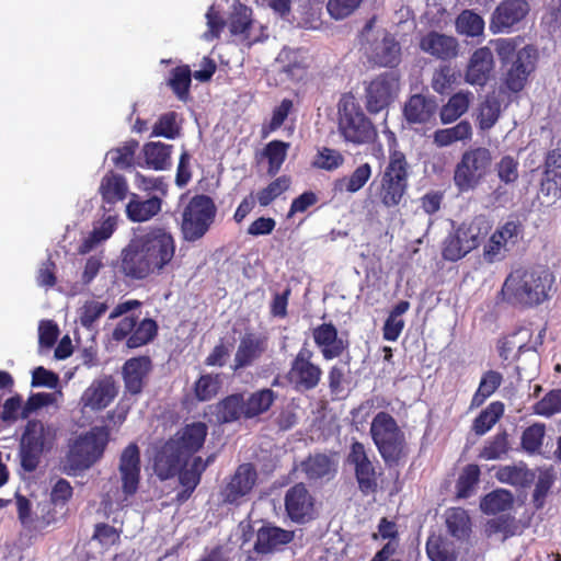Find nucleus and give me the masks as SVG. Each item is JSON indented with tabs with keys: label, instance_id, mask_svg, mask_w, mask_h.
Wrapping results in <instances>:
<instances>
[{
	"label": "nucleus",
	"instance_id": "23",
	"mask_svg": "<svg viewBox=\"0 0 561 561\" xmlns=\"http://www.w3.org/2000/svg\"><path fill=\"white\" fill-rule=\"evenodd\" d=\"M207 436V426L205 423L196 422L186 425L179 431L171 443H175L176 448L186 458L192 459L193 455L198 451L205 443Z\"/></svg>",
	"mask_w": 561,
	"mask_h": 561
},
{
	"label": "nucleus",
	"instance_id": "17",
	"mask_svg": "<svg viewBox=\"0 0 561 561\" xmlns=\"http://www.w3.org/2000/svg\"><path fill=\"white\" fill-rule=\"evenodd\" d=\"M545 329L536 335L530 328H520L499 342V353L504 360L517 358L520 353L536 351L542 344Z\"/></svg>",
	"mask_w": 561,
	"mask_h": 561
},
{
	"label": "nucleus",
	"instance_id": "3",
	"mask_svg": "<svg viewBox=\"0 0 561 561\" xmlns=\"http://www.w3.org/2000/svg\"><path fill=\"white\" fill-rule=\"evenodd\" d=\"M140 450L131 443L121 454L116 482L105 491L104 503L110 510L122 508L138 490L140 481Z\"/></svg>",
	"mask_w": 561,
	"mask_h": 561
},
{
	"label": "nucleus",
	"instance_id": "9",
	"mask_svg": "<svg viewBox=\"0 0 561 561\" xmlns=\"http://www.w3.org/2000/svg\"><path fill=\"white\" fill-rule=\"evenodd\" d=\"M370 434L379 454L387 463H398L408 454L404 433L396 420L379 412L371 422Z\"/></svg>",
	"mask_w": 561,
	"mask_h": 561
},
{
	"label": "nucleus",
	"instance_id": "56",
	"mask_svg": "<svg viewBox=\"0 0 561 561\" xmlns=\"http://www.w3.org/2000/svg\"><path fill=\"white\" fill-rule=\"evenodd\" d=\"M157 333V324L151 319H144L127 340L130 348L139 347L150 342Z\"/></svg>",
	"mask_w": 561,
	"mask_h": 561
},
{
	"label": "nucleus",
	"instance_id": "1",
	"mask_svg": "<svg viewBox=\"0 0 561 561\" xmlns=\"http://www.w3.org/2000/svg\"><path fill=\"white\" fill-rule=\"evenodd\" d=\"M176 244L172 233L156 227L136 236L122 252L126 275L142 279L162 274L172 263Z\"/></svg>",
	"mask_w": 561,
	"mask_h": 561
},
{
	"label": "nucleus",
	"instance_id": "54",
	"mask_svg": "<svg viewBox=\"0 0 561 561\" xmlns=\"http://www.w3.org/2000/svg\"><path fill=\"white\" fill-rule=\"evenodd\" d=\"M62 391L56 390L55 392H38L32 394L24 407L22 408L21 416L26 419L32 412L48 405H57L62 399Z\"/></svg>",
	"mask_w": 561,
	"mask_h": 561
},
{
	"label": "nucleus",
	"instance_id": "34",
	"mask_svg": "<svg viewBox=\"0 0 561 561\" xmlns=\"http://www.w3.org/2000/svg\"><path fill=\"white\" fill-rule=\"evenodd\" d=\"M437 104L433 99L421 94L412 95L404 106V116L410 123L422 124L434 115Z\"/></svg>",
	"mask_w": 561,
	"mask_h": 561
},
{
	"label": "nucleus",
	"instance_id": "61",
	"mask_svg": "<svg viewBox=\"0 0 561 561\" xmlns=\"http://www.w3.org/2000/svg\"><path fill=\"white\" fill-rule=\"evenodd\" d=\"M363 0H328L327 11L334 20H344L352 15Z\"/></svg>",
	"mask_w": 561,
	"mask_h": 561
},
{
	"label": "nucleus",
	"instance_id": "14",
	"mask_svg": "<svg viewBox=\"0 0 561 561\" xmlns=\"http://www.w3.org/2000/svg\"><path fill=\"white\" fill-rule=\"evenodd\" d=\"M519 233L520 228L514 221L497 227L483 245V260L489 264L503 261L517 244Z\"/></svg>",
	"mask_w": 561,
	"mask_h": 561
},
{
	"label": "nucleus",
	"instance_id": "46",
	"mask_svg": "<svg viewBox=\"0 0 561 561\" xmlns=\"http://www.w3.org/2000/svg\"><path fill=\"white\" fill-rule=\"evenodd\" d=\"M426 553L431 561H457V553L451 542L433 535L427 539Z\"/></svg>",
	"mask_w": 561,
	"mask_h": 561
},
{
	"label": "nucleus",
	"instance_id": "60",
	"mask_svg": "<svg viewBox=\"0 0 561 561\" xmlns=\"http://www.w3.org/2000/svg\"><path fill=\"white\" fill-rule=\"evenodd\" d=\"M290 181L286 176H280L261 190L256 195V201L261 206L270 205L276 197L289 187Z\"/></svg>",
	"mask_w": 561,
	"mask_h": 561
},
{
	"label": "nucleus",
	"instance_id": "41",
	"mask_svg": "<svg viewBox=\"0 0 561 561\" xmlns=\"http://www.w3.org/2000/svg\"><path fill=\"white\" fill-rule=\"evenodd\" d=\"M252 11L248 7L237 3L229 19V30L231 35L239 36L241 39H250L252 28Z\"/></svg>",
	"mask_w": 561,
	"mask_h": 561
},
{
	"label": "nucleus",
	"instance_id": "20",
	"mask_svg": "<svg viewBox=\"0 0 561 561\" xmlns=\"http://www.w3.org/2000/svg\"><path fill=\"white\" fill-rule=\"evenodd\" d=\"M256 480L257 473L252 465H240L222 491L224 501L231 504L240 503L251 493Z\"/></svg>",
	"mask_w": 561,
	"mask_h": 561
},
{
	"label": "nucleus",
	"instance_id": "22",
	"mask_svg": "<svg viewBox=\"0 0 561 561\" xmlns=\"http://www.w3.org/2000/svg\"><path fill=\"white\" fill-rule=\"evenodd\" d=\"M285 506L289 517L298 523L310 519L313 514V500L306 486L300 483L287 491Z\"/></svg>",
	"mask_w": 561,
	"mask_h": 561
},
{
	"label": "nucleus",
	"instance_id": "13",
	"mask_svg": "<svg viewBox=\"0 0 561 561\" xmlns=\"http://www.w3.org/2000/svg\"><path fill=\"white\" fill-rule=\"evenodd\" d=\"M56 428L41 421L27 423L21 439V463L26 471L36 469L43 453L53 448Z\"/></svg>",
	"mask_w": 561,
	"mask_h": 561
},
{
	"label": "nucleus",
	"instance_id": "53",
	"mask_svg": "<svg viewBox=\"0 0 561 561\" xmlns=\"http://www.w3.org/2000/svg\"><path fill=\"white\" fill-rule=\"evenodd\" d=\"M501 114L500 101L494 96H486L481 103L478 114V125L482 130L492 128Z\"/></svg>",
	"mask_w": 561,
	"mask_h": 561
},
{
	"label": "nucleus",
	"instance_id": "48",
	"mask_svg": "<svg viewBox=\"0 0 561 561\" xmlns=\"http://www.w3.org/2000/svg\"><path fill=\"white\" fill-rule=\"evenodd\" d=\"M304 470L308 478L320 479L334 473L336 463L327 455L318 454L310 456L304 462Z\"/></svg>",
	"mask_w": 561,
	"mask_h": 561
},
{
	"label": "nucleus",
	"instance_id": "12",
	"mask_svg": "<svg viewBox=\"0 0 561 561\" xmlns=\"http://www.w3.org/2000/svg\"><path fill=\"white\" fill-rule=\"evenodd\" d=\"M217 207L206 195H195L182 213L181 230L184 240L194 242L203 238L215 221Z\"/></svg>",
	"mask_w": 561,
	"mask_h": 561
},
{
	"label": "nucleus",
	"instance_id": "8",
	"mask_svg": "<svg viewBox=\"0 0 561 561\" xmlns=\"http://www.w3.org/2000/svg\"><path fill=\"white\" fill-rule=\"evenodd\" d=\"M492 153L485 147L465 150L455 167L454 184L461 193L476 190L488 176L492 167Z\"/></svg>",
	"mask_w": 561,
	"mask_h": 561
},
{
	"label": "nucleus",
	"instance_id": "44",
	"mask_svg": "<svg viewBox=\"0 0 561 561\" xmlns=\"http://www.w3.org/2000/svg\"><path fill=\"white\" fill-rule=\"evenodd\" d=\"M504 413V404L500 401L490 403L473 421L472 431L477 435L489 432Z\"/></svg>",
	"mask_w": 561,
	"mask_h": 561
},
{
	"label": "nucleus",
	"instance_id": "64",
	"mask_svg": "<svg viewBox=\"0 0 561 561\" xmlns=\"http://www.w3.org/2000/svg\"><path fill=\"white\" fill-rule=\"evenodd\" d=\"M535 413L551 416L561 412V390H551L534 407Z\"/></svg>",
	"mask_w": 561,
	"mask_h": 561
},
{
	"label": "nucleus",
	"instance_id": "31",
	"mask_svg": "<svg viewBox=\"0 0 561 561\" xmlns=\"http://www.w3.org/2000/svg\"><path fill=\"white\" fill-rule=\"evenodd\" d=\"M118 217L108 215L93 226V230L82 240L78 248L79 253L87 254L95 249L100 243L107 240L117 227Z\"/></svg>",
	"mask_w": 561,
	"mask_h": 561
},
{
	"label": "nucleus",
	"instance_id": "15",
	"mask_svg": "<svg viewBox=\"0 0 561 561\" xmlns=\"http://www.w3.org/2000/svg\"><path fill=\"white\" fill-rule=\"evenodd\" d=\"M399 77L394 72H383L374 78L366 88V106L370 113L385 110L398 95Z\"/></svg>",
	"mask_w": 561,
	"mask_h": 561
},
{
	"label": "nucleus",
	"instance_id": "32",
	"mask_svg": "<svg viewBox=\"0 0 561 561\" xmlns=\"http://www.w3.org/2000/svg\"><path fill=\"white\" fill-rule=\"evenodd\" d=\"M266 350V342L254 334L244 335L234 355L236 368L245 367L257 359Z\"/></svg>",
	"mask_w": 561,
	"mask_h": 561
},
{
	"label": "nucleus",
	"instance_id": "50",
	"mask_svg": "<svg viewBox=\"0 0 561 561\" xmlns=\"http://www.w3.org/2000/svg\"><path fill=\"white\" fill-rule=\"evenodd\" d=\"M561 171L550 169L545 171V176L540 186L541 203L552 205L561 198Z\"/></svg>",
	"mask_w": 561,
	"mask_h": 561
},
{
	"label": "nucleus",
	"instance_id": "52",
	"mask_svg": "<svg viewBox=\"0 0 561 561\" xmlns=\"http://www.w3.org/2000/svg\"><path fill=\"white\" fill-rule=\"evenodd\" d=\"M456 28L459 34L466 36H480L484 31V20L476 12L465 10L456 20Z\"/></svg>",
	"mask_w": 561,
	"mask_h": 561
},
{
	"label": "nucleus",
	"instance_id": "62",
	"mask_svg": "<svg viewBox=\"0 0 561 561\" xmlns=\"http://www.w3.org/2000/svg\"><path fill=\"white\" fill-rule=\"evenodd\" d=\"M289 148V144L274 140L271 141L266 148H265V154L268 159V172L270 173H276L283 162L285 161V158L287 156V149Z\"/></svg>",
	"mask_w": 561,
	"mask_h": 561
},
{
	"label": "nucleus",
	"instance_id": "33",
	"mask_svg": "<svg viewBox=\"0 0 561 561\" xmlns=\"http://www.w3.org/2000/svg\"><path fill=\"white\" fill-rule=\"evenodd\" d=\"M373 168L369 163L359 164L350 175L342 176L334 181V193H350L354 194L360 191L370 180Z\"/></svg>",
	"mask_w": 561,
	"mask_h": 561
},
{
	"label": "nucleus",
	"instance_id": "47",
	"mask_svg": "<svg viewBox=\"0 0 561 561\" xmlns=\"http://www.w3.org/2000/svg\"><path fill=\"white\" fill-rule=\"evenodd\" d=\"M244 416V399L240 394H232L219 402L216 408L217 420L224 423Z\"/></svg>",
	"mask_w": 561,
	"mask_h": 561
},
{
	"label": "nucleus",
	"instance_id": "10",
	"mask_svg": "<svg viewBox=\"0 0 561 561\" xmlns=\"http://www.w3.org/2000/svg\"><path fill=\"white\" fill-rule=\"evenodd\" d=\"M339 131L346 142L364 145L373 141L376 129L352 95H343L339 102Z\"/></svg>",
	"mask_w": 561,
	"mask_h": 561
},
{
	"label": "nucleus",
	"instance_id": "24",
	"mask_svg": "<svg viewBox=\"0 0 561 561\" xmlns=\"http://www.w3.org/2000/svg\"><path fill=\"white\" fill-rule=\"evenodd\" d=\"M188 460L179 451L175 443L169 440L156 456L154 471L160 479L165 480L178 474L183 466L188 465Z\"/></svg>",
	"mask_w": 561,
	"mask_h": 561
},
{
	"label": "nucleus",
	"instance_id": "45",
	"mask_svg": "<svg viewBox=\"0 0 561 561\" xmlns=\"http://www.w3.org/2000/svg\"><path fill=\"white\" fill-rule=\"evenodd\" d=\"M172 146L160 141L149 142L144 147L147 164L154 170H164L170 165Z\"/></svg>",
	"mask_w": 561,
	"mask_h": 561
},
{
	"label": "nucleus",
	"instance_id": "37",
	"mask_svg": "<svg viewBox=\"0 0 561 561\" xmlns=\"http://www.w3.org/2000/svg\"><path fill=\"white\" fill-rule=\"evenodd\" d=\"M279 68L290 78L301 79L307 67V56L300 49L284 48L277 56Z\"/></svg>",
	"mask_w": 561,
	"mask_h": 561
},
{
	"label": "nucleus",
	"instance_id": "4",
	"mask_svg": "<svg viewBox=\"0 0 561 561\" xmlns=\"http://www.w3.org/2000/svg\"><path fill=\"white\" fill-rule=\"evenodd\" d=\"M110 432L106 427L96 426L76 437L69 444L64 460V471L75 474L92 467L103 455L108 443Z\"/></svg>",
	"mask_w": 561,
	"mask_h": 561
},
{
	"label": "nucleus",
	"instance_id": "2",
	"mask_svg": "<svg viewBox=\"0 0 561 561\" xmlns=\"http://www.w3.org/2000/svg\"><path fill=\"white\" fill-rule=\"evenodd\" d=\"M554 282V274L546 266H519L505 278L502 294L512 305L531 308L550 299Z\"/></svg>",
	"mask_w": 561,
	"mask_h": 561
},
{
	"label": "nucleus",
	"instance_id": "36",
	"mask_svg": "<svg viewBox=\"0 0 561 561\" xmlns=\"http://www.w3.org/2000/svg\"><path fill=\"white\" fill-rule=\"evenodd\" d=\"M99 192L105 203L115 204L126 198L128 184L124 176L108 172L102 178Z\"/></svg>",
	"mask_w": 561,
	"mask_h": 561
},
{
	"label": "nucleus",
	"instance_id": "28",
	"mask_svg": "<svg viewBox=\"0 0 561 561\" xmlns=\"http://www.w3.org/2000/svg\"><path fill=\"white\" fill-rule=\"evenodd\" d=\"M151 369L149 357H134L128 359L123 366V378L125 388L133 394L141 392L144 380Z\"/></svg>",
	"mask_w": 561,
	"mask_h": 561
},
{
	"label": "nucleus",
	"instance_id": "58",
	"mask_svg": "<svg viewBox=\"0 0 561 561\" xmlns=\"http://www.w3.org/2000/svg\"><path fill=\"white\" fill-rule=\"evenodd\" d=\"M344 163L343 154L331 148L322 147L314 157L313 165L327 171L340 168Z\"/></svg>",
	"mask_w": 561,
	"mask_h": 561
},
{
	"label": "nucleus",
	"instance_id": "16",
	"mask_svg": "<svg viewBox=\"0 0 561 561\" xmlns=\"http://www.w3.org/2000/svg\"><path fill=\"white\" fill-rule=\"evenodd\" d=\"M118 386L112 376H102L92 380L80 397L82 412L105 410L117 397Z\"/></svg>",
	"mask_w": 561,
	"mask_h": 561
},
{
	"label": "nucleus",
	"instance_id": "51",
	"mask_svg": "<svg viewBox=\"0 0 561 561\" xmlns=\"http://www.w3.org/2000/svg\"><path fill=\"white\" fill-rule=\"evenodd\" d=\"M502 381L503 376L499 371H486L480 380L479 388L472 398L471 405L480 407L491 394L496 391Z\"/></svg>",
	"mask_w": 561,
	"mask_h": 561
},
{
	"label": "nucleus",
	"instance_id": "57",
	"mask_svg": "<svg viewBox=\"0 0 561 561\" xmlns=\"http://www.w3.org/2000/svg\"><path fill=\"white\" fill-rule=\"evenodd\" d=\"M107 310V305L99 300H88L79 310L80 323L90 329Z\"/></svg>",
	"mask_w": 561,
	"mask_h": 561
},
{
	"label": "nucleus",
	"instance_id": "43",
	"mask_svg": "<svg viewBox=\"0 0 561 561\" xmlns=\"http://www.w3.org/2000/svg\"><path fill=\"white\" fill-rule=\"evenodd\" d=\"M276 396L271 389H261L244 400V417L251 419L266 412Z\"/></svg>",
	"mask_w": 561,
	"mask_h": 561
},
{
	"label": "nucleus",
	"instance_id": "30",
	"mask_svg": "<svg viewBox=\"0 0 561 561\" xmlns=\"http://www.w3.org/2000/svg\"><path fill=\"white\" fill-rule=\"evenodd\" d=\"M293 538L294 534L289 530L274 526H264L257 531L254 549L259 553H270L290 542Z\"/></svg>",
	"mask_w": 561,
	"mask_h": 561
},
{
	"label": "nucleus",
	"instance_id": "55",
	"mask_svg": "<svg viewBox=\"0 0 561 561\" xmlns=\"http://www.w3.org/2000/svg\"><path fill=\"white\" fill-rule=\"evenodd\" d=\"M508 451L507 435L501 433L486 440L479 457L484 460L502 459Z\"/></svg>",
	"mask_w": 561,
	"mask_h": 561
},
{
	"label": "nucleus",
	"instance_id": "38",
	"mask_svg": "<svg viewBox=\"0 0 561 561\" xmlns=\"http://www.w3.org/2000/svg\"><path fill=\"white\" fill-rule=\"evenodd\" d=\"M495 478L501 483L525 488L530 485L535 479V474L524 463H516L499 467L495 472Z\"/></svg>",
	"mask_w": 561,
	"mask_h": 561
},
{
	"label": "nucleus",
	"instance_id": "6",
	"mask_svg": "<svg viewBox=\"0 0 561 561\" xmlns=\"http://www.w3.org/2000/svg\"><path fill=\"white\" fill-rule=\"evenodd\" d=\"M495 50L502 61L512 64L506 72V85L513 92H519L524 89L529 75L536 68L538 58L537 49L530 45H526L516 50L513 39L500 38L494 42Z\"/></svg>",
	"mask_w": 561,
	"mask_h": 561
},
{
	"label": "nucleus",
	"instance_id": "19",
	"mask_svg": "<svg viewBox=\"0 0 561 561\" xmlns=\"http://www.w3.org/2000/svg\"><path fill=\"white\" fill-rule=\"evenodd\" d=\"M529 12L526 0H503L493 11L490 30L492 33H507L522 22Z\"/></svg>",
	"mask_w": 561,
	"mask_h": 561
},
{
	"label": "nucleus",
	"instance_id": "63",
	"mask_svg": "<svg viewBox=\"0 0 561 561\" xmlns=\"http://www.w3.org/2000/svg\"><path fill=\"white\" fill-rule=\"evenodd\" d=\"M191 70L188 67H178L175 68L169 80V84L174 91V93L181 99H185L188 93V88L191 84Z\"/></svg>",
	"mask_w": 561,
	"mask_h": 561
},
{
	"label": "nucleus",
	"instance_id": "25",
	"mask_svg": "<svg viewBox=\"0 0 561 561\" xmlns=\"http://www.w3.org/2000/svg\"><path fill=\"white\" fill-rule=\"evenodd\" d=\"M314 343L325 359L339 357L347 347V343L337 335L336 328L331 323H323L313 329Z\"/></svg>",
	"mask_w": 561,
	"mask_h": 561
},
{
	"label": "nucleus",
	"instance_id": "26",
	"mask_svg": "<svg viewBox=\"0 0 561 561\" xmlns=\"http://www.w3.org/2000/svg\"><path fill=\"white\" fill-rule=\"evenodd\" d=\"M420 48L422 51L442 60L451 59L458 54L456 38L437 32H430L424 35L420 41Z\"/></svg>",
	"mask_w": 561,
	"mask_h": 561
},
{
	"label": "nucleus",
	"instance_id": "39",
	"mask_svg": "<svg viewBox=\"0 0 561 561\" xmlns=\"http://www.w3.org/2000/svg\"><path fill=\"white\" fill-rule=\"evenodd\" d=\"M473 100L470 91H460L454 94L442 107L439 116L443 124H450L462 116L469 108Z\"/></svg>",
	"mask_w": 561,
	"mask_h": 561
},
{
	"label": "nucleus",
	"instance_id": "5",
	"mask_svg": "<svg viewBox=\"0 0 561 561\" xmlns=\"http://www.w3.org/2000/svg\"><path fill=\"white\" fill-rule=\"evenodd\" d=\"M364 55L374 65L394 67L400 61L401 48L396 38L374 16L364 26L360 34Z\"/></svg>",
	"mask_w": 561,
	"mask_h": 561
},
{
	"label": "nucleus",
	"instance_id": "35",
	"mask_svg": "<svg viewBox=\"0 0 561 561\" xmlns=\"http://www.w3.org/2000/svg\"><path fill=\"white\" fill-rule=\"evenodd\" d=\"M472 135L471 124L468 121H461L453 127L435 130L433 134V144L438 148L449 147L458 141H470Z\"/></svg>",
	"mask_w": 561,
	"mask_h": 561
},
{
	"label": "nucleus",
	"instance_id": "29",
	"mask_svg": "<svg viewBox=\"0 0 561 561\" xmlns=\"http://www.w3.org/2000/svg\"><path fill=\"white\" fill-rule=\"evenodd\" d=\"M162 202L159 197L152 196L148 199H141L139 195L130 194L129 202L126 204V216L133 222H145L153 218L161 210Z\"/></svg>",
	"mask_w": 561,
	"mask_h": 561
},
{
	"label": "nucleus",
	"instance_id": "27",
	"mask_svg": "<svg viewBox=\"0 0 561 561\" xmlns=\"http://www.w3.org/2000/svg\"><path fill=\"white\" fill-rule=\"evenodd\" d=\"M494 67L493 54L488 47L477 49L470 58L466 81L472 85H483Z\"/></svg>",
	"mask_w": 561,
	"mask_h": 561
},
{
	"label": "nucleus",
	"instance_id": "21",
	"mask_svg": "<svg viewBox=\"0 0 561 561\" xmlns=\"http://www.w3.org/2000/svg\"><path fill=\"white\" fill-rule=\"evenodd\" d=\"M347 460L354 466L360 491L364 493L374 491L377 486L376 471L362 443L352 444Z\"/></svg>",
	"mask_w": 561,
	"mask_h": 561
},
{
	"label": "nucleus",
	"instance_id": "42",
	"mask_svg": "<svg viewBox=\"0 0 561 561\" xmlns=\"http://www.w3.org/2000/svg\"><path fill=\"white\" fill-rule=\"evenodd\" d=\"M513 494L505 489H497L486 494L481 501L480 507L485 514H497L512 508Z\"/></svg>",
	"mask_w": 561,
	"mask_h": 561
},
{
	"label": "nucleus",
	"instance_id": "11",
	"mask_svg": "<svg viewBox=\"0 0 561 561\" xmlns=\"http://www.w3.org/2000/svg\"><path fill=\"white\" fill-rule=\"evenodd\" d=\"M490 228L489 221L482 216L461 224L445 238L442 248L443 257L453 262L462 259L480 245Z\"/></svg>",
	"mask_w": 561,
	"mask_h": 561
},
{
	"label": "nucleus",
	"instance_id": "49",
	"mask_svg": "<svg viewBox=\"0 0 561 561\" xmlns=\"http://www.w3.org/2000/svg\"><path fill=\"white\" fill-rule=\"evenodd\" d=\"M446 526L453 537L465 539L470 533V518L465 510L450 508L446 512Z\"/></svg>",
	"mask_w": 561,
	"mask_h": 561
},
{
	"label": "nucleus",
	"instance_id": "18",
	"mask_svg": "<svg viewBox=\"0 0 561 561\" xmlns=\"http://www.w3.org/2000/svg\"><path fill=\"white\" fill-rule=\"evenodd\" d=\"M311 351L301 348L291 364L288 380L297 390L313 389L321 379L322 370L311 362Z\"/></svg>",
	"mask_w": 561,
	"mask_h": 561
},
{
	"label": "nucleus",
	"instance_id": "7",
	"mask_svg": "<svg viewBox=\"0 0 561 561\" xmlns=\"http://www.w3.org/2000/svg\"><path fill=\"white\" fill-rule=\"evenodd\" d=\"M409 163L400 151H393L373 193L386 208L398 206L408 190Z\"/></svg>",
	"mask_w": 561,
	"mask_h": 561
},
{
	"label": "nucleus",
	"instance_id": "40",
	"mask_svg": "<svg viewBox=\"0 0 561 561\" xmlns=\"http://www.w3.org/2000/svg\"><path fill=\"white\" fill-rule=\"evenodd\" d=\"M207 462H203L201 457H194L188 460L187 466H183L182 469L178 472L180 474V482L182 486L185 489L183 493L180 494L182 500H185L190 496L193 490L199 483L201 474L207 467Z\"/></svg>",
	"mask_w": 561,
	"mask_h": 561
},
{
	"label": "nucleus",
	"instance_id": "59",
	"mask_svg": "<svg viewBox=\"0 0 561 561\" xmlns=\"http://www.w3.org/2000/svg\"><path fill=\"white\" fill-rule=\"evenodd\" d=\"M178 114L169 112L163 114L153 126L152 135L174 139L179 135Z\"/></svg>",
	"mask_w": 561,
	"mask_h": 561
}]
</instances>
